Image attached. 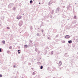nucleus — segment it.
I'll return each instance as SVG.
<instances>
[{"label":"nucleus","mask_w":78,"mask_h":78,"mask_svg":"<svg viewBox=\"0 0 78 78\" xmlns=\"http://www.w3.org/2000/svg\"><path fill=\"white\" fill-rule=\"evenodd\" d=\"M65 38L66 39H69L70 38V36L69 35H66L65 37Z\"/></svg>","instance_id":"nucleus-1"},{"label":"nucleus","mask_w":78,"mask_h":78,"mask_svg":"<svg viewBox=\"0 0 78 78\" xmlns=\"http://www.w3.org/2000/svg\"><path fill=\"white\" fill-rule=\"evenodd\" d=\"M22 18V16H20L18 17H17L16 18L17 19H18V20H19V19H20Z\"/></svg>","instance_id":"nucleus-2"},{"label":"nucleus","mask_w":78,"mask_h":78,"mask_svg":"<svg viewBox=\"0 0 78 78\" xmlns=\"http://www.w3.org/2000/svg\"><path fill=\"white\" fill-rule=\"evenodd\" d=\"M59 65L60 66H61L62 65V62L61 61H60L59 62Z\"/></svg>","instance_id":"nucleus-3"},{"label":"nucleus","mask_w":78,"mask_h":78,"mask_svg":"<svg viewBox=\"0 0 78 78\" xmlns=\"http://www.w3.org/2000/svg\"><path fill=\"white\" fill-rule=\"evenodd\" d=\"M72 41L71 40L68 41V43H69V44H70V43H72Z\"/></svg>","instance_id":"nucleus-4"},{"label":"nucleus","mask_w":78,"mask_h":78,"mask_svg":"<svg viewBox=\"0 0 78 78\" xmlns=\"http://www.w3.org/2000/svg\"><path fill=\"white\" fill-rule=\"evenodd\" d=\"M27 47H28V45H25L24 46V47H25L26 48H27Z\"/></svg>","instance_id":"nucleus-5"},{"label":"nucleus","mask_w":78,"mask_h":78,"mask_svg":"<svg viewBox=\"0 0 78 78\" xmlns=\"http://www.w3.org/2000/svg\"><path fill=\"white\" fill-rule=\"evenodd\" d=\"M20 51V50H18V53H20V51Z\"/></svg>","instance_id":"nucleus-6"},{"label":"nucleus","mask_w":78,"mask_h":78,"mask_svg":"<svg viewBox=\"0 0 78 78\" xmlns=\"http://www.w3.org/2000/svg\"><path fill=\"white\" fill-rule=\"evenodd\" d=\"M43 68V66H41V67L40 68L41 69H42Z\"/></svg>","instance_id":"nucleus-7"},{"label":"nucleus","mask_w":78,"mask_h":78,"mask_svg":"<svg viewBox=\"0 0 78 78\" xmlns=\"http://www.w3.org/2000/svg\"><path fill=\"white\" fill-rule=\"evenodd\" d=\"M2 43H3V44H5V41H2Z\"/></svg>","instance_id":"nucleus-8"},{"label":"nucleus","mask_w":78,"mask_h":78,"mask_svg":"<svg viewBox=\"0 0 78 78\" xmlns=\"http://www.w3.org/2000/svg\"><path fill=\"white\" fill-rule=\"evenodd\" d=\"M7 29H8V30H9L10 29V28H9V27H7Z\"/></svg>","instance_id":"nucleus-9"},{"label":"nucleus","mask_w":78,"mask_h":78,"mask_svg":"<svg viewBox=\"0 0 78 78\" xmlns=\"http://www.w3.org/2000/svg\"><path fill=\"white\" fill-rule=\"evenodd\" d=\"M9 48L10 49H11V48H12V46H10V47H9Z\"/></svg>","instance_id":"nucleus-10"},{"label":"nucleus","mask_w":78,"mask_h":78,"mask_svg":"<svg viewBox=\"0 0 78 78\" xmlns=\"http://www.w3.org/2000/svg\"><path fill=\"white\" fill-rule=\"evenodd\" d=\"M30 3H33V1L32 0L30 1Z\"/></svg>","instance_id":"nucleus-11"},{"label":"nucleus","mask_w":78,"mask_h":78,"mask_svg":"<svg viewBox=\"0 0 78 78\" xmlns=\"http://www.w3.org/2000/svg\"><path fill=\"white\" fill-rule=\"evenodd\" d=\"M0 52H2V48H0Z\"/></svg>","instance_id":"nucleus-12"},{"label":"nucleus","mask_w":78,"mask_h":78,"mask_svg":"<svg viewBox=\"0 0 78 78\" xmlns=\"http://www.w3.org/2000/svg\"><path fill=\"white\" fill-rule=\"evenodd\" d=\"M0 77H2V74H0Z\"/></svg>","instance_id":"nucleus-13"},{"label":"nucleus","mask_w":78,"mask_h":78,"mask_svg":"<svg viewBox=\"0 0 78 78\" xmlns=\"http://www.w3.org/2000/svg\"><path fill=\"white\" fill-rule=\"evenodd\" d=\"M7 53H9V52H10V51H7Z\"/></svg>","instance_id":"nucleus-14"},{"label":"nucleus","mask_w":78,"mask_h":78,"mask_svg":"<svg viewBox=\"0 0 78 78\" xmlns=\"http://www.w3.org/2000/svg\"><path fill=\"white\" fill-rule=\"evenodd\" d=\"M74 18L75 19H76V16H74Z\"/></svg>","instance_id":"nucleus-15"},{"label":"nucleus","mask_w":78,"mask_h":78,"mask_svg":"<svg viewBox=\"0 0 78 78\" xmlns=\"http://www.w3.org/2000/svg\"><path fill=\"white\" fill-rule=\"evenodd\" d=\"M39 4H41V3L39 2Z\"/></svg>","instance_id":"nucleus-16"},{"label":"nucleus","mask_w":78,"mask_h":78,"mask_svg":"<svg viewBox=\"0 0 78 78\" xmlns=\"http://www.w3.org/2000/svg\"><path fill=\"white\" fill-rule=\"evenodd\" d=\"M14 67H16V66H14Z\"/></svg>","instance_id":"nucleus-17"},{"label":"nucleus","mask_w":78,"mask_h":78,"mask_svg":"<svg viewBox=\"0 0 78 78\" xmlns=\"http://www.w3.org/2000/svg\"><path fill=\"white\" fill-rule=\"evenodd\" d=\"M33 0V1H34V0Z\"/></svg>","instance_id":"nucleus-18"}]
</instances>
